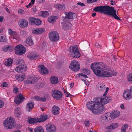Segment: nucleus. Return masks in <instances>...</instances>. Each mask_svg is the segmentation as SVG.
I'll return each instance as SVG.
<instances>
[{"label": "nucleus", "mask_w": 132, "mask_h": 132, "mask_svg": "<svg viewBox=\"0 0 132 132\" xmlns=\"http://www.w3.org/2000/svg\"><path fill=\"white\" fill-rule=\"evenodd\" d=\"M91 68L98 77H110L117 75V72L101 62L93 63Z\"/></svg>", "instance_id": "nucleus-1"}, {"label": "nucleus", "mask_w": 132, "mask_h": 132, "mask_svg": "<svg viewBox=\"0 0 132 132\" xmlns=\"http://www.w3.org/2000/svg\"><path fill=\"white\" fill-rule=\"evenodd\" d=\"M87 108L95 114L101 113L105 111L104 107L98 101H89L86 104Z\"/></svg>", "instance_id": "nucleus-2"}, {"label": "nucleus", "mask_w": 132, "mask_h": 132, "mask_svg": "<svg viewBox=\"0 0 132 132\" xmlns=\"http://www.w3.org/2000/svg\"><path fill=\"white\" fill-rule=\"evenodd\" d=\"M118 111H114L112 113L108 112L102 115L99 118V121L102 124L106 125L111 122L114 119L119 116Z\"/></svg>", "instance_id": "nucleus-3"}, {"label": "nucleus", "mask_w": 132, "mask_h": 132, "mask_svg": "<svg viewBox=\"0 0 132 132\" xmlns=\"http://www.w3.org/2000/svg\"><path fill=\"white\" fill-rule=\"evenodd\" d=\"M15 122L14 119L12 117H9L6 119L4 121V127L7 129H12Z\"/></svg>", "instance_id": "nucleus-4"}, {"label": "nucleus", "mask_w": 132, "mask_h": 132, "mask_svg": "<svg viewBox=\"0 0 132 132\" xmlns=\"http://www.w3.org/2000/svg\"><path fill=\"white\" fill-rule=\"evenodd\" d=\"M14 49L15 53L18 55H22L24 54L26 52L25 48L23 45L21 44L16 46Z\"/></svg>", "instance_id": "nucleus-5"}, {"label": "nucleus", "mask_w": 132, "mask_h": 132, "mask_svg": "<svg viewBox=\"0 0 132 132\" xmlns=\"http://www.w3.org/2000/svg\"><path fill=\"white\" fill-rule=\"evenodd\" d=\"M69 54L72 57L75 58H78L80 56V52L76 46L70 48Z\"/></svg>", "instance_id": "nucleus-6"}, {"label": "nucleus", "mask_w": 132, "mask_h": 132, "mask_svg": "<svg viewBox=\"0 0 132 132\" xmlns=\"http://www.w3.org/2000/svg\"><path fill=\"white\" fill-rule=\"evenodd\" d=\"M109 7L108 6H98L95 7L94 9V10L96 12L99 11L102 13L107 14Z\"/></svg>", "instance_id": "nucleus-7"}, {"label": "nucleus", "mask_w": 132, "mask_h": 132, "mask_svg": "<svg viewBox=\"0 0 132 132\" xmlns=\"http://www.w3.org/2000/svg\"><path fill=\"white\" fill-rule=\"evenodd\" d=\"M69 68L73 71H76L79 69L80 67L78 61H73L71 62Z\"/></svg>", "instance_id": "nucleus-8"}, {"label": "nucleus", "mask_w": 132, "mask_h": 132, "mask_svg": "<svg viewBox=\"0 0 132 132\" xmlns=\"http://www.w3.org/2000/svg\"><path fill=\"white\" fill-rule=\"evenodd\" d=\"M107 14L112 16L116 19L118 20L120 19L117 15L116 10L112 7L109 6Z\"/></svg>", "instance_id": "nucleus-9"}, {"label": "nucleus", "mask_w": 132, "mask_h": 132, "mask_svg": "<svg viewBox=\"0 0 132 132\" xmlns=\"http://www.w3.org/2000/svg\"><path fill=\"white\" fill-rule=\"evenodd\" d=\"M112 100V98L109 96H107L104 98H99L98 99L97 101L99 103L102 105L109 103Z\"/></svg>", "instance_id": "nucleus-10"}, {"label": "nucleus", "mask_w": 132, "mask_h": 132, "mask_svg": "<svg viewBox=\"0 0 132 132\" xmlns=\"http://www.w3.org/2000/svg\"><path fill=\"white\" fill-rule=\"evenodd\" d=\"M49 37L51 41L55 42L59 39V36L57 32L55 31H53L50 34Z\"/></svg>", "instance_id": "nucleus-11"}, {"label": "nucleus", "mask_w": 132, "mask_h": 132, "mask_svg": "<svg viewBox=\"0 0 132 132\" xmlns=\"http://www.w3.org/2000/svg\"><path fill=\"white\" fill-rule=\"evenodd\" d=\"M51 94L53 98L57 100L61 98L62 97V95L61 92L57 90H53Z\"/></svg>", "instance_id": "nucleus-12"}, {"label": "nucleus", "mask_w": 132, "mask_h": 132, "mask_svg": "<svg viewBox=\"0 0 132 132\" xmlns=\"http://www.w3.org/2000/svg\"><path fill=\"white\" fill-rule=\"evenodd\" d=\"M123 97L127 101H129L132 98V93L129 90H126L123 93Z\"/></svg>", "instance_id": "nucleus-13"}, {"label": "nucleus", "mask_w": 132, "mask_h": 132, "mask_svg": "<svg viewBox=\"0 0 132 132\" xmlns=\"http://www.w3.org/2000/svg\"><path fill=\"white\" fill-rule=\"evenodd\" d=\"M45 31V29L42 28H34L32 30V34L38 35L43 33Z\"/></svg>", "instance_id": "nucleus-14"}, {"label": "nucleus", "mask_w": 132, "mask_h": 132, "mask_svg": "<svg viewBox=\"0 0 132 132\" xmlns=\"http://www.w3.org/2000/svg\"><path fill=\"white\" fill-rule=\"evenodd\" d=\"M46 130L48 132H55L56 130L55 126L53 124L48 123L46 126Z\"/></svg>", "instance_id": "nucleus-15"}, {"label": "nucleus", "mask_w": 132, "mask_h": 132, "mask_svg": "<svg viewBox=\"0 0 132 132\" xmlns=\"http://www.w3.org/2000/svg\"><path fill=\"white\" fill-rule=\"evenodd\" d=\"M30 23L31 24H35L37 26L41 25L42 23L41 21L38 18H31L29 19Z\"/></svg>", "instance_id": "nucleus-16"}, {"label": "nucleus", "mask_w": 132, "mask_h": 132, "mask_svg": "<svg viewBox=\"0 0 132 132\" xmlns=\"http://www.w3.org/2000/svg\"><path fill=\"white\" fill-rule=\"evenodd\" d=\"M36 79V78L34 76H28L24 82L26 84H34L35 81Z\"/></svg>", "instance_id": "nucleus-17"}, {"label": "nucleus", "mask_w": 132, "mask_h": 132, "mask_svg": "<svg viewBox=\"0 0 132 132\" xmlns=\"http://www.w3.org/2000/svg\"><path fill=\"white\" fill-rule=\"evenodd\" d=\"M18 25L21 28H27L28 25V21L25 20L21 19L18 22Z\"/></svg>", "instance_id": "nucleus-18"}, {"label": "nucleus", "mask_w": 132, "mask_h": 132, "mask_svg": "<svg viewBox=\"0 0 132 132\" xmlns=\"http://www.w3.org/2000/svg\"><path fill=\"white\" fill-rule=\"evenodd\" d=\"M24 98L23 97L22 94L20 93L15 97L14 102L16 104H19L23 101Z\"/></svg>", "instance_id": "nucleus-19"}, {"label": "nucleus", "mask_w": 132, "mask_h": 132, "mask_svg": "<svg viewBox=\"0 0 132 132\" xmlns=\"http://www.w3.org/2000/svg\"><path fill=\"white\" fill-rule=\"evenodd\" d=\"M9 38L12 42H16L19 40L20 36L18 33L15 32L12 35L10 36Z\"/></svg>", "instance_id": "nucleus-20"}, {"label": "nucleus", "mask_w": 132, "mask_h": 132, "mask_svg": "<svg viewBox=\"0 0 132 132\" xmlns=\"http://www.w3.org/2000/svg\"><path fill=\"white\" fill-rule=\"evenodd\" d=\"M39 54L36 52L29 53L28 55V57L30 59L35 60L39 57Z\"/></svg>", "instance_id": "nucleus-21"}, {"label": "nucleus", "mask_w": 132, "mask_h": 132, "mask_svg": "<svg viewBox=\"0 0 132 132\" xmlns=\"http://www.w3.org/2000/svg\"><path fill=\"white\" fill-rule=\"evenodd\" d=\"M39 71L40 73L42 75H46L48 73V70L44 65H39Z\"/></svg>", "instance_id": "nucleus-22"}, {"label": "nucleus", "mask_w": 132, "mask_h": 132, "mask_svg": "<svg viewBox=\"0 0 132 132\" xmlns=\"http://www.w3.org/2000/svg\"><path fill=\"white\" fill-rule=\"evenodd\" d=\"M22 113L21 109L19 107H17L14 110V116L17 118H19Z\"/></svg>", "instance_id": "nucleus-23"}, {"label": "nucleus", "mask_w": 132, "mask_h": 132, "mask_svg": "<svg viewBox=\"0 0 132 132\" xmlns=\"http://www.w3.org/2000/svg\"><path fill=\"white\" fill-rule=\"evenodd\" d=\"M66 16L65 18L69 19H72L75 18L76 17V16L75 13L71 12H67L65 13Z\"/></svg>", "instance_id": "nucleus-24"}, {"label": "nucleus", "mask_w": 132, "mask_h": 132, "mask_svg": "<svg viewBox=\"0 0 132 132\" xmlns=\"http://www.w3.org/2000/svg\"><path fill=\"white\" fill-rule=\"evenodd\" d=\"M14 47L12 45H6L4 46L2 48L3 51L8 52H10L13 51Z\"/></svg>", "instance_id": "nucleus-25"}, {"label": "nucleus", "mask_w": 132, "mask_h": 132, "mask_svg": "<svg viewBox=\"0 0 132 132\" xmlns=\"http://www.w3.org/2000/svg\"><path fill=\"white\" fill-rule=\"evenodd\" d=\"M78 76H79L81 79H82V80L84 82L85 84L86 85H87L88 84V80H87L86 79H85V78H87V75H84L82 73H81L78 74Z\"/></svg>", "instance_id": "nucleus-26"}, {"label": "nucleus", "mask_w": 132, "mask_h": 132, "mask_svg": "<svg viewBox=\"0 0 132 132\" xmlns=\"http://www.w3.org/2000/svg\"><path fill=\"white\" fill-rule=\"evenodd\" d=\"M58 18V16H51L49 17L47 19V21L50 23L53 24Z\"/></svg>", "instance_id": "nucleus-27"}, {"label": "nucleus", "mask_w": 132, "mask_h": 132, "mask_svg": "<svg viewBox=\"0 0 132 132\" xmlns=\"http://www.w3.org/2000/svg\"><path fill=\"white\" fill-rule=\"evenodd\" d=\"M25 43L26 45L27 46L32 45L34 44L33 40L30 37H29L26 39L25 42Z\"/></svg>", "instance_id": "nucleus-28"}, {"label": "nucleus", "mask_w": 132, "mask_h": 132, "mask_svg": "<svg viewBox=\"0 0 132 132\" xmlns=\"http://www.w3.org/2000/svg\"><path fill=\"white\" fill-rule=\"evenodd\" d=\"M47 115L45 114H43L40 115V118H38V122H41L45 121L48 118Z\"/></svg>", "instance_id": "nucleus-29"}, {"label": "nucleus", "mask_w": 132, "mask_h": 132, "mask_svg": "<svg viewBox=\"0 0 132 132\" xmlns=\"http://www.w3.org/2000/svg\"><path fill=\"white\" fill-rule=\"evenodd\" d=\"M25 75L24 73L21 74L20 75L18 74L15 76V78L18 80L22 81L24 79Z\"/></svg>", "instance_id": "nucleus-30"}, {"label": "nucleus", "mask_w": 132, "mask_h": 132, "mask_svg": "<svg viewBox=\"0 0 132 132\" xmlns=\"http://www.w3.org/2000/svg\"><path fill=\"white\" fill-rule=\"evenodd\" d=\"M96 87L97 89L99 90L103 91L105 88V86L104 84L101 82H99L97 85Z\"/></svg>", "instance_id": "nucleus-31"}, {"label": "nucleus", "mask_w": 132, "mask_h": 132, "mask_svg": "<svg viewBox=\"0 0 132 132\" xmlns=\"http://www.w3.org/2000/svg\"><path fill=\"white\" fill-rule=\"evenodd\" d=\"M34 106V104L33 102H29L26 105V109L27 111L28 112L30 111Z\"/></svg>", "instance_id": "nucleus-32"}, {"label": "nucleus", "mask_w": 132, "mask_h": 132, "mask_svg": "<svg viewBox=\"0 0 132 132\" xmlns=\"http://www.w3.org/2000/svg\"><path fill=\"white\" fill-rule=\"evenodd\" d=\"M27 68L17 65L15 68V71L18 73L21 72L26 70Z\"/></svg>", "instance_id": "nucleus-33"}, {"label": "nucleus", "mask_w": 132, "mask_h": 132, "mask_svg": "<svg viewBox=\"0 0 132 132\" xmlns=\"http://www.w3.org/2000/svg\"><path fill=\"white\" fill-rule=\"evenodd\" d=\"M118 126V123H113L111 124L109 126L106 127V129H114L117 128Z\"/></svg>", "instance_id": "nucleus-34"}, {"label": "nucleus", "mask_w": 132, "mask_h": 132, "mask_svg": "<svg viewBox=\"0 0 132 132\" xmlns=\"http://www.w3.org/2000/svg\"><path fill=\"white\" fill-rule=\"evenodd\" d=\"M52 112L53 114L54 115H57L59 113V108L57 106H54L52 109Z\"/></svg>", "instance_id": "nucleus-35"}, {"label": "nucleus", "mask_w": 132, "mask_h": 132, "mask_svg": "<svg viewBox=\"0 0 132 132\" xmlns=\"http://www.w3.org/2000/svg\"><path fill=\"white\" fill-rule=\"evenodd\" d=\"M16 62L17 65L27 68L26 66L24 64V61L23 60L19 59Z\"/></svg>", "instance_id": "nucleus-36"}, {"label": "nucleus", "mask_w": 132, "mask_h": 132, "mask_svg": "<svg viewBox=\"0 0 132 132\" xmlns=\"http://www.w3.org/2000/svg\"><path fill=\"white\" fill-rule=\"evenodd\" d=\"M50 80L52 84H56L58 82V78L55 76L52 77L51 78Z\"/></svg>", "instance_id": "nucleus-37"}, {"label": "nucleus", "mask_w": 132, "mask_h": 132, "mask_svg": "<svg viewBox=\"0 0 132 132\" xmlns=\"http://www.w3.org/2000/svg\"><path fill=\"white\" fill-rule=\"evenodd\" d=\"M28 122L30 124H34L38 122V118H35L28 119Z\"/></svg>", "instance_id": "nucleus-38"}, {"label": "nucleus", "mask_w": 132, "mask_h": 132, "mask_svg": "<svg viewBox=\"0 0 132 132\" xmlns=\"http://www.w3.org/2000/svg\"><path fill=\"white\" fill-rule=\"evenodd\" d=\"M39 15L45 18L49 15V14L47 11H43L40 12L39 14Z\"/></svg>", "instance_id": "nucleus-39"}, {"label": "nucleus", "mask_w": 132, "mask_h": 132, "mask_svg": "<svg viewBox=\"0 0 132 132\" xmlns=\"http://www.w3.org/2000/svg\"><path fill=\"white\" fill-rule=\"evenodd\" d=\"M62 24H64L63 26V28L64 29H70L72 26L71 23L69 22H67L65 23H62Z\"/></svg>", "instance_id": "nucleus-40"}, {"label": "nucleus", "mask_w": 132, "mask_h": 132, "mask_svg": "<svg viewBox=\"0 0 132 132\" xmlns=\"http://www.w3.org/2000/svg\"><path fill=\"white\" fill-rule=\"evenodd\" d=\"M13 63V60L11 59H9L5 61V64L7 66H11Z\"/></svg>", "instance_id": "nucleus-41"}, {"label": "nucleus", "mask_w": 132, "mask_h": 132, "mask_svg": "<svg viewBox=\"0 0 132 132\" xmlns=\"http://www.w3.org/2000/svg\"><path fill=\"white\" fill-rule=\"evenodd\" d=\"M55 7L59 10H64L65 8V5L63 4H57L55 5Z\"/></svg>", "instance_id": "nucleus-42"}, {"label": "nucleus", "mask_w": 132, "mask_h": 132, "mask_svg": "<svg viewBox=\"0 0 132 132\" xmlns=\"http://www.w3.org/2000/svg\"><path fill=\"white\" fill-rule=\"evenodd\" d=\"M7 41V39L6 35L4 34L0 35V42H6Z\"/></svg>", "instance_id": "nucleus-43"}, {"label": "nucleus", "mask_w": 132, "mask_h": 132, "mask_svg": "<svg viewBox=\"0 0 132 132\" xmlns=\"http://www.w3.org/2000/svg\"><path fill=\"white\" fill-rule=\"evenodd\" d=\"M35 132H44V130L41 126H37L34 130Z\"/></svg>", "instance_id": "nucleus-44"}, {"label": "nucleus", "mask_w": 132, "mask_h": 132, "mask_svg": "<svg viewBox=\"0 0 132 132\" xmlns=\"http://www.w3.org/2000/svg\"><path fill=\"white\" fill-rule=\"evenodd\" d=\"M34 99L36 101H39L43 102H44L46 100V98L44 97L43 98L39 96H35L34 97Z\"/></svg>", "instance_id": "nucleus-45"}, {"label": "nucleus", "mask_w": 132, "mask_h": 132, "mask_svg": "<svg viewBox=\"0 0 132 132\" xmlns=\"http://www.w3.org/2000/svg\"><path fill=\"white\" fill-rule=\"evenodd\" d=\"M82 72L87 75H89L90 73V70L87 68H85L83 69L82 70Z\"/></svg>", "instance_id": "nucleus-46"}, {"label": "nucleus", "mask_w": 132, "mask_h": 132, "mask_svg": "<svg viewBox=\"0 0 132 132\" xmlns=\"http://www.w3.org/2000/svg\"><path fill=\"white\" fill-rule=\"evenodd\" d=\"M8 34L9 35H10V36L12 35L14 33L16 32L15 31H13L10 28L8 29Z\"/></svg>", "instance_id": "nucleus-47"}, {"label": "nucleus", "mask_w": 132, "mask_h": 132, "mask_svg": "<svg viewBox=\"0 0 132 132\" xmlns=\"http://www.w3.org/2000/svg\"><path fill=\"white\" fill-rule=\"evenodd\" d=\"M128 80L129 82H132V73L129 74L127 76Z\"/></svg>", "instance_id": "nucleus-48"}, {"label": "nucleus", "mask_w": 132, "mask_h": 132, "mask_svg": "<svg viewBox=\"0 0 132 132\" xmlns=\"http://www.w3.org/2000/svg\"><path fill=\"white\" fill-rule=\"evenodd\" d=\"M85 126L86 127H89L90 125V123L89 121L88 120H86L84 122Z\"/></svg>", "instance_id": "nucleus-49"}, {"label": "nucleus", "mask_w": 132, "mask_h": 132, "mask_svg": "<svg viewBox=\"0 0 132 132\" xmlns=\"http://www.w3.org/2000/svg\"><path fill=\"white\" fill-rule=\"evenodd\" d=\"M18 13L20 15H23L25 13L24 11L22 9H20L18 11Z\"/></svg>", "instance_id": "nucleus-50"}, {"label": "nucleus", "mask_w": 132, "mask_h": 132, "mask_svg": "<svg viewBox=\"0 0 132 132\" xmlns=\"http://www.w3.org/2000/svg\"><path fill=\"white\" fill-rule=\"evenodd\" d=\"M128 125L127 124H125L122 126L121 129L126 130L128 128Z\"/></svg>", "instance_id": "nucleus-51"}, {"label": "nucleus", "mask_w": 132, "mask_h": 132, "mask_svg": "<svg viewBox=\"0 0 132 132\" xmlns=\"http://www.w3.org/2000/svg\"><path fill=\"white\" fill-rule=\"evenodd\" d=\"M109 90V88L108 87H106L105 89V91L103 95V96H105L108 93Z\"/></svg>", "instance_id": "nucleus-52"}, {"label": "nucleus", "mask_w": 132, "mask_h": 132, "mask_svg": "<svg viewBox=\"0 0 132 132\" xmlns=\"http://www.w3.org/2000/svg\"><path fill=\"white\" fill-rule=\"evenodd\" d=\"M4 105V103L3 102L0 100V108H2L3 107Z\"/></svg>", "instance_id": "nucleus-53"}, {"label": "nucleus", "mask_w": 132, "mask_h": 132, "mask_svg": "<svg viewBox=\"0 0 132 132\" xmlns=\"http://www.w3.org/2000/svg\"><path fill=\"white\" fill-rule=\"evenodd\" d=\"M35 0H31V2L29 4L28 6L30 7L32 6L34 4Z\"/></svg>", "instance_id": "nucleus-54"}, {"label": "nucleus", "mask_w": 132, "mask_h": 132, "mask_svg": "<svg viewBox=\"0 0 132 132\" xmlns=\"http://www.w3.org/2000/svg\"><path fill=\"white\" fill-rule=\"evenodd\" d=\"M87 2L89 3H90L96 2L97 0H87Z\"/></svg>", "instance_id": "nucleus-55"}, {"label": "nucleus", "mask_w": 132, "mask_h": 132, "mask_svg": "<svg viewBox=\"0 0 132 132\" xmlns=\"http://www.w3.org/2000/svg\"><path fill=\"white\" fill-rule=\"evenodd\" d=\"M14 92L16 94L18 93V88L16 87H15L14 89Z\"/></svg>", "instance_id": "nucleus-56"}, {"label": "nucleus", "mask_w": 132, "mask_h": 132, "mask_svg": "<svg viewBox=\"0 0 132 132\" xmlns=\"http://www.w3.org/2000/svg\"><path fill=\"white\" fill-rule=\"evenodd\" d=\"M77 4L81 6H85V4L84 3H82L81 2H78L77 3Z\"/></svg>", "instance_id": "nucleus-57"}, {"label": "nucleus", "mask_w": 132, "mask_h": 132, "mask_svg": "<svg viewBox=\"0 0 132 132\" xmlns=\"http://www.w3.org/2000/svg\"><path fill=\"white\" fill-rule=\"evenodd\" d=\"M45 0H38L37 2L40 3H43L44 2Z\"/></svg>", "instance_id": "nucleus-58"}, {"label": "nucleus", "mask_w": 132, "mask_h": 132, "mask_svg": "<svg viewBox=\"0 0 132 132\" xmlns=\"http://www.w3.org/2000/svg\"><path fill=\"white\" fill-rule=\"evenodd\" d=\"M8 85L6 82H4L3 84V86L4 87H6Z\"/></svg>", "instance_id": "nucleus-59"}, {"label": "nucleus", "mask_w": 132, "mask_h": 132, "mask_svg": "<svg viewBox=\"0 0 132 132\" xmlns=\"http://www.w3.org/2000/svg\"><path fill=\"white\" fill-rule=\"evenodd\" d=\"M120 107L121 108L122 110H124L125 109L124 105L123 104H122L120 105Z\"/></svg>", "instance_id": "nucleus-60"}, {"label": "nucleus", "mask_w": 132, "mask_h": 132, "mask_svg": "<svg viewBox=\"0 0 132 132\" xmlns=\"http://www.w3.org/2000/svg\"><path fill=\"white\" fill-rule=\"evenodd\" d=\"M65 94L66 96L67 97H69L70 95V93H67V92L65 93Z\"/></svg>", "instance_id": "nucleus-61"}, {"label": "nucleus", "mask_w": 132, "mask_h": 132, "mask_svg": "<svg viewBox=\"0 0 132 132\" xmlns=\"http://www.w3.org/2000/svg\"><path fill=\"white\" fill-rule=\"evenodd\" d=\"M25 32V31L24 30L21 31L20 32V34L22 35H24Z\"/></svg>", "instance_id": "nucleus-62"}, {"label": "nucleus", "mask_w": 132, "mask_h": 132, "mask_svg": "<svg viewBox=\"0 0 132 132\" xmlns=\"http://www.w3.org/2000/svg\"><path fill=\"white\" fill-rule=\"evenodd\" d=\"M28 131L30 132H32L33 130L32 128L28 127Z\"/></svg>", "instance_id": "nucleus-63"}, {"label": "nucleus", "mask_w": 132, "mask_h": 132, "mask_svg": "<svg viewBox=\"0 0 132 132\" xmlns=\"http://www.w3.org/2000/svg\"><path fill=\"white\" fill-rule=\"evenodd\" d=\"M73 85L72 83H71L69 85V87L70 88H71L73 86Z\"/></svg>", "instance_id": "nucleus-64"}]
</instances>
